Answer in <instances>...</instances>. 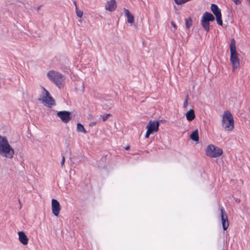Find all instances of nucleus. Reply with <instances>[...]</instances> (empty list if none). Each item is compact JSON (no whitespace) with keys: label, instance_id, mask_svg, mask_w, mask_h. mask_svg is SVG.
<instances>
[{"label":"nucleus","instance_id":"1","mask_svg":"<svg viewBox=\"0 0 250 250\" xmlns=\"http://www.w3.org/2000/svg\"><path fill=\"white\" fill-rule=\"evenodd\" d=\"M14 150L10 146L6 138L0 135V155L11 159L13 157Z\"/></svg>","mask_w":250,"mask_h":250},{"label":"nucleus","instance_id":"2","mask_svg":"<svg viewBox=\"0 0 250 250\" xmlns=\"http://www.w3.org/2000/svg\"><path fill=\"white\" fill-rule=\"evenodd\" d=\"M230 61L232 64L233 70L239 67L240 65V61L238 58V53L236 51L235 41L234 39L231 40L230 44Z\"/></svg>","mask_w":250,"mask_h":250},{"label":"nucleus","instance_id":"3","mask_svg":"<svg viewBox=\"0 0 250 250\" xmlns=\"http://www.w3.org/2000/svg\"><path fill=\"white\" fill-rule=\"evenodd\" d=\"M48 79L59 88H61L64 83V77L58 72L51 70L47 73Z\"/></svg>","mask_w":250,"mask_h":250},{"label":"nucleus","instance_id":"4","mask_svg":"<svg viewBox=\"0 0 250 250\" xmlns=\"http://www.w3.org/2000/svg\"><path fill=\"white\" fill-rule=\"evenodd\" d=\"M222 124L224 128L227 131L234 128V120L232 114L229 111H225L223 116Z\"/></svg>","mask_w":250,"mask_h":250},{"label":"nucleus","instance_id":"5","mask_svg":"<svg viewBox=\"0 0 250 250\" xmlns=\"http://www.w3.org/2000/svg\"><path fill=\"white\" fill-rule=\"evenodd\" d=\"M223 153L222 149L213 145H208L206 150V155L210 157H219Z\"/></svg>","mask_w":250,"mask_h":250},{"label":"nucleus","instance_id":"6","mask_svg":"<svg viewBox=\"0 0 250 250\" xmlns=\"http://www.w3.org/2000/svg\"><path fill=\"white\" fill-rule=\"evenodd\" d=\"M43 91L42 94V101L45 103V105L49 107L55 105V102L54 99L49 95V93L45 88L42 87Z\"/></svg>","mask_w":250,"mask_h":250},{"label":"nucleus","instance_id":"7","mask_svg":"<svg viewBox=\"0 0 250 250\" xmlns=\"http://www.w3.org/2000/svg\"><path fill=\"white\" fill-rule=\"evenodd\" d=\"M57 115L64 123H67L71 119L70 113L67 111H59Z\"/></svg>","mask_w":250,"mask_h":250},{"label":"nucleus","instance_id":"8","mask_svg":"<svg viewBox=\"0 0 250 250\" xmlns=\"http://www.w3.org/2000/svg\"><path fill=\"white\" fill-rule=\"evenodd\" d=\"M221 221L223 228L224 230H226L229 226L228 216L227 215L226 212H225L223 207H221Z\"/></svg>","mask_w":250,"mask_h":250},{"label":"nucleus","instance_id":"9","mask_svg":"<svg viewBox=\"0 0 250 250\" xmlns=\"http://www.w3.org/2000/svg\"><path fill=\"white\" fill-rule=\"evenodd\" d=\"M51 203L52 213L55 216H58L61 209L60 203L57 200L54 199L52 200Z\"/></svg>","mask_w":250,"mask_h":250},{"label":"nucleus","instance_id":"10","mask_svg":"<svg viewBox=\"0 0 250 250\" xmlns=\"http://www.w3.org/2000/svg\"><path fill=\"white\" fill-rule=\"evenodd\" d=\"M159 124L158 121L155 122L150 121L146 126L148 130H149L152 133L157 132L158 130Z\"/></svg>","mask_w":250,"mask_h":250},{"label":"nucleus","instance_id":"11","mask_svg":"<svg viewBox=\"0 0 250 250\" xmlns=\"http://www.w3.org/2000/svg\"><path fill=\"white\" fill-rule=\"evenodd\" d=\"M117 6L115 0H110L106 2L105 5V9L109 12H113L116 10Z\"/></svg>","mask_w":250,"mask_h":250},{"label":"nucleus","instance_id":"12","mask_svg":"<svg viewBox=\"0 0 250 250\" xmlns=\"http://www.w3.org/2000/svg\"><path fill=\"white\" fill-rule=\"evenodd\" d=\"M19 239L20 242L24 245H26L28 243V238L23 231H19L18 232Z\"/></svg>","mask_w":250,"mask_h":250},{"label":"nucleus","instance_id":"13","mask_svg":"<svg viewBox=\"0 0 250 250\" xmlns=\"http://www.w3.org/2000/svg\"><path fill=\"white\" fill-rule=\"evenodd\" d=\"M202 19L209 22L213 21L215 19V18L211 13L206 12L203 14L202 17Z\"/></svg>","mask_w":250,"mask_h":250},{"label":"nucleus","instance_id":"14","mask_svg":"<svg viewBox=\"0 0 250 250\" xmlns=\"http://www.w3.org/2000/svg\"><path fill=\"white\" fill-rule=\"evenodd\" d=\"M210 9L213 14L215 16H219L221 14V10L215 4H211Z\"/></svg>","mask_w":250,"mask_h":250},{"label":"nucleus","instance_id":"15","mask_svg":"<svg viewBox=\"0 0 250 250\" xmlns=\"http://www.w3.org/2000/svg\"><path fill=\"white\" fill-rule=\"evenodd\" d=\"M125 15L127 18V21L129 23H132L134 22V16L132 15L129 10L127 9L124 8Z\"/></svg>","mask_w":250,"mask_h":250},{"label":"nucleus","instance_id":"16","mask_svg":"<svg viewBox=\"0 0 250 250\" xmlns=\"http://www.w3.org/2000/svg\"><path fill=\"white\" fill-rule=\"evenodd\" d=\"M186 118L188 121H191L195 117L194 110L190 109L186 114Z\"/></svg>","mask_w":250,"mask_h":250},{"label":"nucleus","instance_id":"17","mask_svg":"<svg viewBox=\"0 0 250 250\" xmlns=\"http://www.w3.org/2000/svg\"><path fill=\"white\" fill-rule=\"evenodd\" d=\"M201 22V25L203 28L204 29V30L207 32H208L209 30V22L202 19Z\"/></svg>","mask_w":250,"mask_h":250},{"label":"nucleus","instance_id":"18","mask_svg":"<svg viewBox=\"0 0 250 250\" xmlns=\"http://www.w3.org/2000/svg\"><path fill=\"white\" fill-rule=\"evenodd\" d=\"M190 139L193 141L195 142H198L199 141V135L198 130L196 129L193 131L190 135Z\"/></svg>","mask_w":250,"mask_h":250},{"label":"nucleus","instance_id":"19","mask_svg":"<svg viewBox=\"0 0 250 250\" xmlns=\"http://www.w3.org/2000/svg\"><path fill=\"white\" fill-rule=\"evenodd\" d=\"M104 106L105 109H110L112 107V103L111 100H106Z\"/></svg>","mask_w":250,"mask_h":250},{"label":"nucleus","instance_id":"20","mask_svg":"<svg viewBox=\"0 0 250 250\" xmlns=\"http://www.w3.org/2000/svg\"><path fill=\"white\" fill-rule=\"evenodd\" d=\"M77 130L79 132H83L84 133H86V131H85L83 125L80 123H78L77 124Z\"/></svg>","mask_w":250,"mask_h":250},{"label":"nucleus","instance_id":"21","mask_svg":"<svg viewBox=\"0 0 250 250\" xmlns=\"http://www.w3.org/2000/svg\"><path fill=\"white\" fill-rule=\"evenodd\" d=\"M186 26L187 28L189 29L192 25V21L190 18L186 19Z\"/></svg>","mask_w":250,"mask_h":250},{"label":"nucleus","instance_id":"22","mask_svg":"<svg viewBox=\"0 0 250 250\" xmlns=\"http://www.w3.org/2000/svg\"><path fill=\"white\" fill-rule=\"evenodd\" d=\"M216 19V21L217 23L219 25L222 26L223 25V21L222 20V15H220L219 16H215Z\"/></svg>","mask_w":250,"mask_h":250},{"label":"nucleus","instance_id":"23","mask_svg":"<svg viewBox=\"0 0 250 250\" xmlns=\"http://www.w3.org/2000/svg\"><path fill=\"white\" fill-rule=\"evenodd\" d=\"M76 12L77 16L78 17H79V18L82 17V16L83 15V12L81 10H79L77 6H76Z\"/></svg>","mask_w":250,"mask_h":250},{"label":"nucleus","instance_id":"24","mask_svg":"<svg viewBox=\"0 0 250 250\" xmlns=\"http://www.w3.org/2000/svg\"><path fill=\"white\" fill-rule=\"evenodd\" d=\"M110 116V114H106L105 115H104L102 116V120L104 122Z\"/></svg>","mask_w":250,"mask_h":250},{"label":"nucleus","instance_id":"25","mask_svg":"<svg viewBox=\"0 0 250 250\" xmlns=\"http://www.w3.org/2000/svg\"><path fill=\"white\" fill-rule=\"evenodd\" d=\"M188 95H187L186 98V99L184 102V104H183V107L184 108L187 107V106L188 105Z\"/></svg>","mask_w":250,"mask_h":250},{"label":"nucleus","instance_id":"26","mask_svg":"<svg viewBox=\"0 0 250 250\" xmlns=\"http://www.w3.org/2000/svg\"><path fill=\"white\" fill-rule=\"evenodd\" d=\"M151 134H152V132H151L149 130H148V129H147V131H146V135H145V137H146V138H149V136H150V135Z\"/></svg>","mask_w":250,"mask_h":250},{"label":"nucleus","instance_id":"27","mask_svg":"<svg viewBox=\"0 0 250 250\" xmlns=\"http://www.w3.org/2000/svg\"><path fill=\"white\" fill-rule=\"evenodd\" d=\"M64 162H65V157H64V156H62V160L61 161V166L62 167H63L64 166Z\"/></svg>","mask_w":250,"mask_h":250},{"label":"nucleus","instance_id":"28","mask_svg":"<svg viewBox=\"0 0 250 250\" xmlns=\"http://www.w3.org/2000/svg\"><path fill=\"white\" fill-rule=\"evenodd\" d=\"M236 5H239L241 3V0H232Z\"/></svg>","mask_w":250,"mask_h":250},{"label":"nucleus","instance_id":"29","mask_svg":"<svg viewBox=\"0 0 250 250\" xmlns=\"http://www.w3.org/2000/svg\"><path fill=\"white\" fill-rule=\"evenodd\" d=\"M171 24L175 28V29H176L177 28V26H176V24L173 21H172L171 22Z\"/></svg>","mask_w":250,"mask_h":250},{"label":"nucleus","instance_id":"30","mask_svg":"<svg viewBox=\"0 0 250 250\" xmlns=\"http://www.w3.org/2000/svg\"><path fill=\"white\" fill-rule=\"evenodd\" d=\"M96 123H91L90 124V125H91V126H92V125H96Z\"/></svg>","mask_w":250,"mask_h":250},{"label":"nucleus","instance_id":"31","mask_svg":"<svg viewBox=\"0 0 250 250\" xmlns=\"http://www.w3.org/2000/svg\"><path fill=\"white\" fill-rule=\"evenodd\" d=\"M129 146H126V147H125V149L126 150H128V149H129Z\"/></svg>","mask_w":250,"mask_h":250},{"label":"nucleus","instance_id":"32","mask_svg":"<svg viewBox=\"0 0 250 250\" xmlns=\"http://www.w3.org/2000/svg\"><path fill=\"white\" fill-rule=\"evenodd\" d=\"M74 4L75 5V6H76H76H77V3H76V2L75 1H74Z\"/></svg>","mask_w":250,"mask_h":250},{"label":"nucleus","instance_id":"33","mask_svg":"<svg viewBox=\"0 0 250 250\" xmlns=\"http://www.w3.org/2000/svg\"><path fill=\"white\" fill-rule=\"evenodd\" d=\"M40 8V7H39L38 8V9H37V10H39Z\"/></svg>","mask_w":250,"mask_h":250}]
</instances>
